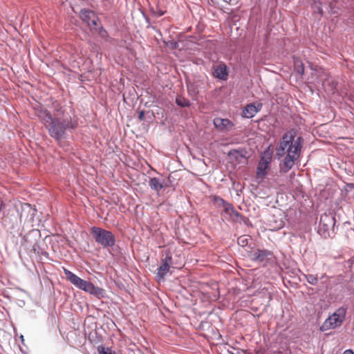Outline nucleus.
I'll list each match as a JSON object with an SVG mask.
<instances>
[{
    "mask_svg": "<svg viewBox=\"0 0 354 354\" xmlns=\"http://www.w3.org/2000/svg\"><path fill=\"white\" fill-rule=\"evenodd\" d=\"M304 140L297 136L294 130L286 132L283 136L277 148V155L285 158L280 164V170L287 173L295 165L301 156Z\"/></svg>",
    "mask_w": 354,
    "mask_h": 354,
    "instance_id": "f257e3e1",
    "label": "nucleus"
},
{
    "mask_svg": "<svg viewBox=\"0 0 354 354\" xmlns=\"http://www.w3.org/2000/svg\"><path fill=\"white\" fill-rule=\"evenodd\" d=\"M36 115L42 120L51 137L56 140H59L64 135L65 130L69 127L66 121L63 122L59 120L53 118L50 113L44 109H37Z\"/></svg>",
    "mask_w": 354,
    "mask_h": 354,
    "instance_id": "f03ea898",
    "label": "nucleus"
},
{
    "mask_svg": "<svg viewBox=\"0 0 354 354\" xmlns=\"http://www.w3.org/2000/svg\"><path fill=\"white\" fill-rule=\"evenodd\" d=\"M63 271L66 279L76 288L93 295L97 299L104 297L105 290L103 288L95 286L91 281L81 279L65 268H63Z\"/></svg>",
    "mask_w": 354,
    "mask_h": 354,
    "instance_id": "7ed1b4c3",
    "label": "nucleus"
},
{
    "mask_svg": "<svg viewBox=\"0 0 354 354\" xmlns=\"http://www.w3.org/2000/svg\"><path fill=\"white\" fill-rule=\"evenodd\" d=\"M91 233L95 241L104 248L113 247L115 243V236L111 231L94 226Z\"/></svg>",
    "mask_w": 354,
    "mask_h": 354,
    "instance_id": "20e7f679",
    "label": "nucleus"
},
{
    "mask_svg": "<svg viewBox=\"0 0 354 354\" xmlns=\"http://www.w3.org/2000/svg\"><path fill=\"white\" fill-rule=\"evenodd\" d=\"M346 308L342 306L329 316L320 326V330L326 331L339 327L345 319Z\"/></svg>",
    "mask_w": 354,
    "mask_h": 354,
    "instance_id": "39448f33",
    "label": "nucleus"
},
{
    "mask_svg": "<svg viewBox=\"0 0 354 354\" xmlns=\"http://www.w3.org/2000/svg\"><path fill=\"white\" fill-rule=\"evenodd\" d=\"M272 161V154L264 151L261 157L257 168V177L263 178L268 174L270 164Z\"/></svg>",
    "mask_w": 354,
    "mask_h": 354,
    "instance_id": "423d86ee",
    "label": "nucleus"
},
{
    "mask_svg": "<svg viewBox=\"0 0 354 354\" xmlns=\"http://www.w3.org/2000/svg\"><path fill=\"white\" fill-rule=\"evenodd\" d=\"M172 263V254L169 251L166 252L165 257L161 260V265L158 269L157 277L163 280L165 275L169 271Z\"/></svg>",
    "mask_w": 354,
    "mask_h": 354,
    "instance_id": "0eeeda50",
    "label": "nucleus"
},
{
    "mask_svg": "<svg viewBox=\"0 0 354 354\" xmlns=\"http://www.w3.org/2000/svg\"><path fill=\"white\" fill-rule=\"evenodd\" d=\"M228 157L230 161L234 164H246L247 151L244 149H232L228 152Z\"/></svg>",
    "mask_w": 354,
    "mask_h": 354,
    "instance_id": "6e6552de",
    "label": "nucleus"
},
{
    "mask_svg": "<svg viewBox=\"0 0 354 354\" xmlns=\"http://www.w3.org/2000/svg\"><path fill=\"white\" fill-rule=\"evenodd\" d=\"M36 209L31 207L28 203L21 205V211L19 213V219L21 222L30 223L33 221Z\"/></svg>",
    "mask_w": 354,
    "mask_h": 354,
    "instance_id": "1a4fd4ad",
    "label": "nucleus"
},
{
    "mask_svg": "<svg viewBox=\"0 0 354 354\" xmlns=\"http://www.w3.org/2000/svg\"><path fill=\"white\" fill-rule=\"evenodd\" d=\"M260 102H254L247 104L243 110V116L246 118H253L262 108Z\"/></svg>",
    "mask_w": 354,
    "mask_h": 354,
    "instance_id": "9d476101",
    "label": "nucleus"
},
{
    "mask_svg": "<svg viewBox=\"0 0 354 354\" xmlns=\"http://www.w3.org/2000/svg\"><path fill=\"white\" fill-rule=\"evenodd\" d=\"M270 255V252L266 250L256 249L248 252V258L253 261L264 262L268 256Z\"/></svg>",
    "mask_w": 354,
    "mask_h": 354,
    "instance_id": "9b49d317",
    "label": "nucleus"
},
{
    "mask_svg": "<svg viewBox=\"0 0 354 354\" xmlns=\"http://www.w3.org/2000/svg\"><path fill=\"white\" fill-rule=\"evenodd\" d=\"M215 127L221 131H228L232 129L234 124L228 119L216 118L213 121Z\"/></svg>",
    "mask_w": 354,
    "mask_h": 354,
    "instance_id": "f8f14e48",
    "label": "nucleus"
},
{
    "mask_svg": "<svg viewBox=\"0 0 354 354\" xmlns=\"http://www.w3.org/2000/svg\"><path fill=\"white\" fill-rule=\"evenodd\" d=\"M213 75L217 79L226 80L228 77V71L226 64L221 62L214 66Z\"/></svg>",
    "mask_w": 354,
    "mask_h": 354,
    "instance_id": "ddd939ff",
    "label": "nucleus"
},
{
    "mask_svg": "<svg viewBox=\"0 0 354 354\" xmlns=\"http://www.w3.org/2000/svg\"><path fill=\"white\" fill-rule=\"evenodd\" d=\"M335 223V221L334 217L330 216L329 214H324L320 217V230L323 229L324 231L328 232L330 228L333 227Z\"/></svg>",
    "mask_w": 354,
    "mask_h": 354,
    "instance_id": "4468645a",
    "label": "nucleus"
},
{
    "mask_svg": "<svg viewBox=\"0 0 354 354\" xmlns=\"http://www.w3.org/2000/svg\"><path fill=\"white\" fill-rule=\"evenodd\" d=\"M218 201L223 204L224 212L229 215L230 218L234 219L241 217V214L234 209L232 204L225 202L221 198H218Z\"/></svg>",
    "mask_w": 354,
    "mask_h": 354,
    "instance_id": "2eb2a0df",
    "label": "nucleus"
},
{
    "mask_svg": "<svg viewBox=\"0 0 354 354\" xmlns=\"http://www.w3.org/2000/svg\"><path fill=\"white\" fill-rule=\"evenodd\" d=\"M98 17L95 15L91 21H90L91 25L88 26L90 28L91 31H94L95 32L98 33L101 37H104L106 36L107 32L102 26H98Z\"/></svg>",
    "mask_w": 354,
    "mask_h": 354,
    "instance_id": "dca6fc26",
    "label": "nucleus"
},
{
    "mask_svg": "<svg viewBox=\"0 0 354 354\" xmlns=\"http://www.w3.org/2000/svg\"><path fill=\"white\" fill-rule=\"evenodd\" d=\"M95 13L90 10L82 9L80 11V15L82 20L87 24L88 26H91L90 21H91L93 16Z\"/></svg>",
    "mask_w": 354,
    "mask_h": 354,
    "instance_id": "f3484780",
    "label": "nucleus"
},
{
    "mask_svg": "<svg viewBox=\"0 0 354 354\" xmlns=\"http://www.w3.org/2000/svg\"><path fill=\"white\" fill-rule=\"evenodd\" d=\"M149 185L153 190L156 191L157 193L160 192L163 188L162 183L159 180L158 178L153 177L151 178L149 182Z\"/></svg>",
    "mask_w": 354,
    "mask_h": 354,
    "instance_id": "a211bd4d",
    "label": "nucleus"
},
{
    "mask_svg": "<svg viewBox=\"0 0 354 354\" xmlns=\"http://www.w3.org/2000/svg\"><path fill=\"white\" fill-rule=\"evenodd\" d=\"M176 103L177 104L178 106L180 107H188L191 104L189 100H187L186 98L181 95H178L176 97Z\"/></svg>",
    "mask_w": 354,
    "mask_h": 354,
    "instance_id": "6ab92c4d",
    "label": "nucleus"
},
{
    "mask_svg": "<svg viewBox=\"0 0 354 354\" xmlns=\"http://www.w3.org/2000/svg\"><path fill=\"white\" fill-rule=\"evenodd\" d=\"M295 70L297 73L302 75L304 72V66L302 62L299 59H295L294 60Z\"/></svg>",
    "mask_w": 354,
    "mask_h": 354,
    "instance_id": "aec40b11",
    "label": "nucleus"
},
{
    "mask_svg": "<svg viewBox=\"0 0 354 354\" xmlns=\"http://www.w3.org/2000/svg\"><path fill=\"white\" fill-rule=\"evenodd\" d=\"M250 240V239L248 236L243 235L238 238L237 242L240 246L245 247L248 244Z\"/></svg>",
    "mask_w": 354,
    "mask_h": 354,
    "instance_id": "412c9836",
    "label": "nucleus"
},
{
    "mask_svg": "<svg viewBox=\"0 0 354 354\" xmlns=\"http://www.w3.org/2000/svg\"><path fill=\"white\" fill-rule=\"evenodd\" d=\"M97 351L99 354H112L114 352L110 348H106L102 345L98 346L97 347Z\"/></svg>",
    "mask_w": 354,
    "mask_h": 354,
    "instance_id": "4be33fe9",
    "label": "nucleus"
},
{
    "mask_svg": "<svg viewBox=\"0 0 354 354\" xmlns=\"http://www.w3.org/2000/svg\"><path fill=\"white\" fill-rule=\"evenodd\" d=\"M305 277H306V281H307L309 283H310V284H312V285H315V284H317V282H318V278H317V276H315V275H314V274H306V275L305 276Z\"/></svg>",
    "mask_w": 354,
    "mask_h": 354,
    "instance_id": "5701e85b",
    "label": "nucleus"
},
{
    "mask_svg": "<svg viewBox=\"0 0 354 354\" xmlns=\"http://www.w3.org/2000/svg\"><path fill=\"white\" fill-rule=\"evenodd\" d=\"M144 117H145V112L143 111H140L139 113V115H138V120L140 121H142L144 120Z\"/></svg>",
    "mask_w": 354,
    "mask_h": 354,
    "instance_id": "b1692460",
    "label": "nucleus"
},
{
    "mask_svg": "<svg viewBox=\"0 0 354 354\" xmlns=\"http://www.w3.org/2000/svg\"><path fill=\"white\" fill-rule=\"evenodd\" d=\"M342 354H354V352L351 349L346 350Z\"/></svg>",
    "mask_w": 354,
    "mask_h": 354,
    "instance_id": "393cba45",
    "label": "nucleus"
},
{
    "mask_svg": "<svg viewBox=\"0 0 354 354\" xmlns=\"http://www.w3.org/2000/svg\"><path fill=\"white\" fill-rule=\"evenodd\" d=\"M62 111V108L61 106L59 108V109H57V111Z\"/></svg>",
    "mask_w": 354,
    "mask_h": 354,
    "instance_id": "a878e982",
    "label": "nucleus"
},
{
    "mask_svg": "<svg viewBox=\"0 0 354 354\" xmlns=\"http://www.w3.org/2000/svg\"><path fill=\"white\" fill-rule=\"evenodd\" d=\"M112 354H117L115 351Z\"/></svg>",
    "mask_w": 354,
    "mask_h": 354,
    "instance_id": "bb28decb",
    "label": "nucleus"
}]
</instances>
